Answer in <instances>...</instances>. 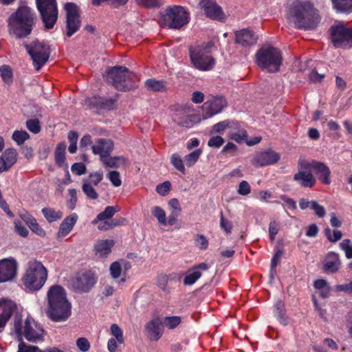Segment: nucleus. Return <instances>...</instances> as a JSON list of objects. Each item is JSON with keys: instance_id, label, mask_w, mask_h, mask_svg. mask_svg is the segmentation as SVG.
I'll return each mask as SVG.
<instances>
[{"instance_id": "1", "label": "nucleus", "mask_w": 352, "mask_h": 352, "mask_svg": "<svg viewBox=\"0 0 352 352\" xmlns=\"http://www.w3.org/2000/svg\"><path fill=\"white\" fill-rule=\"evenodd\" d=\"M287 19L296 28L303 30H314L320 21L318 10L305 0H296L290 5Z\"/></svg>"}, {"instance_id": "2", "label": "nucleus", "mask_w": 352, "mask_h": 352, "mask_svg": "<svg viewBox=\"0 0 352 352\" xmlns=\"http://www.w3.org/2000/svg\"><path fill=\"white\" fill-rule=\"evenodd\" d=\"M47 316L54 322L66 320L71 314V304L65 290L60 285L52 286L47 292Z\"/></svg>"}, {"instance_id": "3", "label": "nucleus", "mask_w": 352, "mask_h": 352, "mask_svg": "<svg viewBox=\"0 0 352 352\" xmlns=\"http://www.w3.org/2000/svg\"><path fill=\"white\" fill-rule=\"evenodd\" d=\"M34 11L28 6H20L8 19V32L16 38H22L30 35L35 23Z\"/></svg>"}, {"instance_id": "4", "label": "nucleus", "mask_w": 352, "mask_h": 352, "mask_svg": "<svg viewBox=\"0 0 352 352\" xmlns=\"http://www.w3.org/2000/svg\"><path fill=\"white\" fill-rule=\"evenodd\" d=\"M47 276L48 272L43 264L36 259H31L27 263L21 280L26 289L35 292L43 287Z\"/></svg>"}, {"instance_id": "5", "label": "nucleus", "mask_w": 352, "mask_h": 352, "mask_svg": "<svg viewBox=\"0 0 352 352\" xmlns=\"http://www.w3.org/2000/svg\"><path fill=\"white\" fill-rule=\"evenodd\" d=\"M104 77L107 83L118 91H128L137 86L135 75L123 66L108 68Z\"/></svg>"}, {"instance_id": "6", "label": "nucleus", "mask_w": 352, "mask_h": 352, "mask_svg": "<svg viewBox=\"0 0 352 352\" xmlns=\"http://www.w3.org/2000/svg\"><path fill=\"white\" fill-rule=\"evenodd\" d=\"M14 330L18 337L21 339L23 336L30 342H37L43 340V329L31 318H27L24 322L20 314H16L14 317Z\"/></svg>"}, {"instance_id": "7", "label": "nucleus", "mask_w": 352, "mask_h": 352, "mask_svg": "<svg viewBox=\"0 0 352 352\" xmlns=\"http://www.w3.org/2000/svg\"><path fill=\"white\" fill-rule=\"evenodd\" d=\"M255 62L263 70L276 72L279 71L283 62L282 54L278 48L263 47L256 53Z\"/></svg>"}, {"instance_id": "8", "label": "nucleus", "mask_w": 352, "mask_h": 352, "mask_svg": "<svg viewBox=\"0 0 352 352\" xmlns=\"http://www.w3.org/2000/svg\"><path fill=\"white\" fill-rule=\"evenodd\" d=\"M210 44L190 46L189 55L194 67L201 71H208L213 68L215 64L214 58L209 55Z\"/></svg>"}, {"instance_id": "9", "label": "nucleus", "mask_w": 352, "mask_h": 352, "mask_svg": "<svg viewBox=\"0 0 352 352\" xmlns=\"http://www.w3.org/2000/svg\"><path fill=\"white\" fill-rule=\"evenodd\" d=\"M188 23V13L183 7L179 6L166 8L160 20L161 25L169 29L179 30Z\"/></svg>"}, {"instance_id": "10", "label": "nucleus", "mask_w": 352, "mask_h": 352, "mask_svg": "<svg viewBox=\"0 0 352 352\" xmlns=\"http://www.w3.org/2000/svg\"><path fill=\"white\" fill-rule=\"evenodd\" d=\"M24 47L32 59L35 69L40 70L49 60L50 55L49 45L43 42L34 41L30 44L25 43Z\"/></svg>"}, {"instance_id": "11", "label": "nucleus", "mask_w": 352, "mask_h": 352, "mask_svg": "<svg viewBox=\"0 0 352 352\" xmlns=\"http://www.w3.org/2000/svg\"><path fill=\"white\" fill-rule=\"evenodd\" d=\"M36 7L46 29H52L58 19L56 0H36Z\"/></svg>"}, {"instance_id": "12", "label": "nucleus", "mask_w": 352, "mask_h": 352, "mask_svg": "<svg viewBox=\"0 0 352 352\" xmlns=\"http://www.w3.org/2000/svg\"><path fill=\"white\" fill-rule=\"evenodd\" d=\"M331 39L336 47L350 48L352 47V29L346 28L339 23L330 28Z\"/></svg>"}, {"instance_id": "13", "label": "nucleus", "mask_w": 352, "mask_h": 352, "mask_svg": "<svg viewBox=\"0 0 352 352\" xmlns=\"http://www.w3.org/2000/svg\"><path fill=\"white\" fill-rule=\"evenodd\" d=\"M98 276L91 270H86L76 274L72 280V286L76 292L87 293L96 284Z\"/></svg>"}, {"instance_id": "14", "label": "nucleus", "mask_w": 352, "mask_h": 352, "mask_svg": "<svg viewBox=\"0 0 352 352\" xmlns=\"http://www.w3.org/2000/svg\"><path fill=\"white\" fill-rule=\"evenodd\" d=\"M65 9L66 11V35L70 37L79 30L81 21L78 7L75 3H67L65 5Z\"/></svg>"}, {"instance_id": "15", "label": "nucleus", "mask_w": 352, "mask_h": 352, "mask_svg": "<svg viewBox=\"0 0 352 352\" xmlns=\"http://www.w3.org/2000/svg\"><path fill=\"white\" fill-rule=\"evenodd\" d=\"M298 166V171L294 175L293 179L302 187H313L316 183V179L311 172L309 162L300 160Z\"/></svg>"}, {"instance_id": "16", "label": "nucleus", "mask_w": 352, "mask_h": 352, "mask_svg": "<svg viewBox=\"0 0 352 352\" xmlns=\"http://www.w3.org/2000/svg\"><path fill=\"white\" fill-rule=\"evenodd\" d=\"M16 304L8 299H0V332L4 329L8 321L10 319L11 316L14 314H17Z\"/></svg>"}, {"instance_id": "17", "label": "nucleus", "mask_w": 352, "mask_h": 352, "mask_svg": "<svg viewBox=\"0 0 352 352\" xmlns=\"http://www.w3.org/2000/svg\"><path fill=\"white\" fill-rule=\"evenodd\" d=\"M199 6L204 9L207 17L217 21H222L224 19V12L215 1L200 0Z\"/></svg>"}, {"instance_id": "18", "label": "nucleus", "mask_w": 352, "mask_h": 352, "mask_svg": "<svg viewBox=\"0 0 352 352\" xmlns=\"http://www.w3.org/2000/svg\"><path fill=\"white\" fill-rule=\"evenodd\" d=\"M226 105L227 102L224 97H214L212 100H208L204 104V118H208L214 114L220 113Z\"/></svg>"}, {"instance_id": "19", "label": "nucleus", "mask_w": 352, "mask_h": 352, "mask_svg": "<svg viewBox=\"0 0 352 352\" xmlns=\"http://www.w3.org/2000/svg\"><path fill=\"white\" fill-rule=\"evenodd\" d=\"M280 160V155L272 149L257 153L252 159L255 166H265L276 163Z\"/></svg>"}, {"instance_id": "20", "label": "nucleus", "mask_w": 352, "mask_h": 352, "mask_svg": "<svg viewBox=\"0 0 352 352\" xmlns=\"http://www.w3.org/2000/svg\"><path fill=\"white\" fill-rule=\"evenodd\" d=\"M17 263L14 259L4 258L0 261V283L11 280L16 275Z\"/></svg>"}, {"instance_id": "21", "label": "nucleus", "mask_w": 352, "mask_h": 352, "mask_svg": "<svg viewBox=\"0 0 352 352\" xmlns=\"http://www.w3.org/2000/svg\"><path fill=\"white\" fill-rule=\"evenodd\" d=\"M117 98L102 99L94 97L85 100V105L91 109H96L97 111H109L115 108Z\"/></svg>"}, {"instance_id": "22", "label": "nucleus", "mask_w": 352, "mask_h": 352, "mask_svg": "<svg viewBox=\"0 0 352 352\" xmlns=\"http://www.w3.org/2000/svg\"><path fill=\"white\" fill-rule=\"evenodd\" d=\"M210 266L206 263H201L190 268L184 278V285H193L202 275L203 272H206Z\"/></svg>"}, {"instance_id": "23", "label": "nucleus", "mask_w": 352, "mask_h": 352, "mask_svg": "<svg viewBox=\"0 0 352 352\" xmlns=\"http://www.w3.org/2000/svg\"><path fill=\"white\" fill-rule=\"evenodd\" d=\"M311 170H314L318 179L324 184L329 185L331 183V170L329 168L322 162L312 161L309 162Z\"/></svg>"}, {"instance_id": "24", "label": "nucleus", "mask_w": 352, "mask_h": 352, "mask_svg": "<svg viewBox=\"0 0 352 352\" xmlns=\"http://www.w3.org/2000/svg\"><path fill=\"white\" fill-rule=\"evenodd\" d=\"M113 142L110 139L99 138L96 144L91 146L92 152L100 155V160L109 155L113 149Z\"/></svg>"}, {"instance_id": "25", "label": "nucleus", "mask_w": 352, "mask_h": 352, "mask_svg": "<svg viewBox=\"0 0 352 352\" xmlns=\"http://www.w3.org/2000/svg\"><path fill=\"white\" fill-rule=\"evenodd\" d=\"M257 39V36L249 29H243L235 32V43L243 47L254 45Z\"/></svg>"}, {"instance_id": "26", "label": "nucleus", "mask_w": 352, "mask_h": 352, "mask_svg": "<svg viewBox=\"0 0 352 352\" xmlns=\"http://www.w3.org/2000/svg\"><path fill=\"white\" fill-rule=\"evenodd\" d=\"M78 219V215L76 213L67 217L59 226L56 235V239L60 240L63 237L67 235L73 229Z\"/></svg>"}, {"instance_id": "27", "label": "nucleus", "mask_w": 352, "mask_h": 352, "mask_svg": "<svg viewBox=\"0 0 352 352\" xmlns=\"http://www.w3.org/2000/svg\"><path fill=\"white\" fill-rule=\"evenodd\" d=\"M161 324L162 322L158 318L153 319L146 324L147 336L151 340L157 341L162 337Z\"/></svg>"}, {"instance_id": "28", "label": "nucleus", "mask_w": 352, "mask_h": 352, "mask_svg": "<svg viewBox=\"0 0 352 352\" xmlns=\"http://www.w3.org/2000/svg\"><path fill=\"white\" fill-rule=\"evenodd\" d=\"M341 263L339 258V255L333 252H329L326 262L324 264V270L326 272L336 273L340 269Z\"/></svg>"}, {"instance_id": "29", "label": "nucleus", "mask_w": 352, "mask_h": 352, "mask_svg": "<svg viewBox=\"0 0 352 352\" xmlns=\"http://www.w3.org/2000/svg\"><path fill=\"white\" fill-rule=\"evenodd\" d=\"M113 245L114 241L113 240H100L96 243L94 249L96 254H99L100 256H106L111 252Z\"/></svg>"}, {"instance_id": "30", "label": "nucleus", "mask_w": 352, "mask_h": 352, "mask_svg": "<svg viewBox=\"0 0 352 352\" xmlns=\"http://www.w3.org/2000/svg\"><path fill=\"white\" fill-rule=\"evenodd\" d=\"M177 124L182 127L190 128L197 122V117L194 114L184 115L183 112H178L176 115Z\"/></svg>"}, {"instance_id": "31", "label": "nucleus", "mask_w": 352, "mask_h": 352, "mask_svg": "<svg viewBox=\"0 0 352 352\" xmlns=\"http://www.w3.org/2000/svg\"><path fill=\"white\" fill-rule=\"evenodd\" d=\"M177 280L178 276L176 273L160 274L157 276V285L163 291H166L168 282H176Z\"/></svg>"}, {"instance_id": "32", "label": "nucleus", "mask_w": 352, "mask_h": 352, "mask_svg": "<svg viewBox=\"0 0 352 352\" xmlns=\"http://www.w3.org/2000/svg\"><path fill=\"white\" fill-rule=\"evenodd\" d=\"M23 220L28 225L30 230L40 236H45V231L40 227L36 220L30 215H23Z\"/></svg>"}, {"instance_id": "33", "label": "nucleus", "mask_w": 352, "mask_h": 352, "mask_svg": "<svg viewBox=\"0 0 352 352\" xmlns=\"http://www.w3.org/2000/svg\"><path fill=\"white\" fill-rule=\"evenodd\" d=\"M66 147V143L65 142H62L57 144L55 149V162L60 167L63 166L65 164Z\"/></svg>"}, {"instance_id": "34", "label": "nucleus", "mask_w": 352, "mask_h": 352, "mask_svg": "<svg viewBox=\"0 0 352 352\" xmlns=\"http://www.w3.org/2000/svg\"><path fill=\"white\" fill-rule=\"evenodd\" d=\"M2 156L6 161V164L10 169L16 162L18 157V153L16 149L9 148L5 150L2 153Z\"/></svg>"}, {"instance_id": "35", "label": "nucleus", "mask_w": 352, "mask_h": 352, "mask_svg": "<svg viewBox=\"0 0 352 352\" xmlns=\"http://www.w3.org/2000/svg\"><path fill=\"white\" fill-rule=\"evenodd\" d=\"M118 211V210H117L114 206H107L103 212L97 215L96 218L92 221V223L96 224L98 221L109 219Z\"/></svg>"}, {"instance_id": "36", "label": "nucleus", "mask_w": 352, "mask_h": 352, "mask_svg": "<svg viewBox=\"0 0 352 352\" xmlns=\"http://www.w3.org/2000/svg\"><path fill=\"white\" fill-rule=\"evenodd\" d=\"M332 3L337 10L352 12V0H332Z\"/></svg>"}, {"instance_id": "37", "label": "nucleus", "mask_w": 352, "mask_h": 352, "mask_svg": "<svg viewBox=\"0 0 352 352\" xmlns=\"http://www.w3.org/2000/svg\"><path fill=\"white\" fill-rule=\"evenodd\" d=\"M18 352H63L57 348H51L45 351L40 350L37 346H28L25 342H21L19 344Z\"/></svg>"}, {"instance_id": "38", "label": "nucleus", "mask_w": 352, "mask_h": 352, "mask_svg": "<svg viewBox=\"0 0 352 352\" xmlns=\"http://www.w3.org/2000/svg\"><path fill=\"white\" fill-rule=\"evenodd\" d=\"M145 85L148 89L153 91H161L166 89V83L162 80L148 79L145 82Z\"/></svg>"}, {"instance_id": "39", "label": "nucleus", "mask_w": 352, "mask_h": 352, "mask_svg": "<svg viewBox=\"0 0 352 352\" xmlns=\"http://www.w3.org/2000/svg\"><path fill=\"white\" fill-rule=\"evenodd\" d=\"M124 160V159L123 157H111L110 155L104 156L103 158L100 159V161L103 164L109 168H118L119 166V162Z\"/></svg>"}, {"instance_id": "40", "label": "nucleus", "mask_w": 352, "mask_h": 352, "mask_svg": "<svg viewBox=\"0 0 352 352\" xmlns=\"http://www.w3.org/2000/svg\"><path fill=\"white\" fill-rule=\"evenodd\" d=\"M152 214L157 219L158 223L162 226L167 225L166 212L160 206H154L151 208Z\"/></svg>"}, {"instance_id": "41", "label": "nucleus", "mask_w": 352, "mask_h": 352, "mask_svg": "<svg viewBox=\"0 0 352 352\" xmlns=\"http://www.w3.org/2000/svg\"><path fill=\"white\" fill-rule=\"evenodd\" d=\"M42 213L49 222H53L62 218L63 213L60 211L56 212L51 208H44L42 209Z\"/></svg>"}, {"instance_id": "42", "label": "nucleus", "mask_w": 352, "mask_h": 352, "mask_svg": "<svg viewBox=\"0 0 352 352\" xmlns=\"http://www.w3.org/2000/svg\"><path fill=\"white\" fill-rule=\"evenodd\" d=\"M324 234L327 239L331 243H336L342 237V232L340 230H335L332 231L329 228H325Z\"/></svg>"}, {"instance_id": "43", "label": "nucleus", "mask_w": 352, "mask_h": 352, "mask_svg": "<svg viewBox=\"0 0 352 352\" xmlns=\"http://www.w3.org/2000/svg\"><path fill=\"white\" fill-rule=\"evenodd\" d=\"M12 138L18 145H21L30 138V135L25 131L16 130L12 133Z\"/></svg>"}, {"instance_id": "44", "label": "nucleus", "mask_w": 352, "mask_h": 352, "mask_svg": "<svg viewBox=\"0 0 352 352\" xmlns=\"http://www.w3.org/2000/svg\"><path fill=\"white\" fill-rule=\"evenodd\" d=\"M82 190L89 199L96 200L98 198V194L94 188V186L89 185L88 183L83 182Z\"/></svg>"}, {"instance_id": "45", "label": "nucleus", "mask_w": 352, "mask_h": 352, "mask_svg": "<svg viewBox=\"0 0 352 352\" xmlns=\"http://www.w3.org/2000/svg\"><path fill=\"white\" fill-rule=\"evenodd\" d=\"M171 164L174 166V167L178 170L179 171L182 172L183 174H185L186 169L183 164V161L181 158V157L177 154L175 153L172 155L170 158Z\"/></svg>"}, {"instance_id": "46", "label": "nucleus", "mask_w": 352, "mask_h": 352, "mask_svg": "<svg viewBox=\"0 0 352 352\" xmlns=\"http://www.w3.org/2000/svg\"><path fill=\"white\" fill-rule=\"evenodd\" d=\"M103 179V174L100 172L92 173L89 175L87 179L84 180V183H88L91 186H97Z\"/></svg>"}, {"instance_id": "47", "label": "nucleus", "mask_w": 352, "mask_h": 352, "mask_svg": "<svg viewBox=\"0 0 352 352\" xmlns=\"http://www.w3.org/2000/svg\"><path fill=\"white\" fill-rule=\"evenodd\" d=\"M201 151L200 149H197L190 154L185 156V161L188 166H192L198 160Z\"/></svg>"}, {"instance_id": "48", "label": "nucleus", "mask_w": 352, "mask_h": 352, "mask_svg": "<svg viewBox=\"0 0 352 352\" xmlns=\"http://www.w3.org/2000/svg\"><path fill=\"white\" fill-rule=\"evenodd\" d=\"M26 127L32 133L36 134L41 131L40 122L38 119H30L26 121Z\"/></svg>"}, {"instance_id": "49", "label": "nucleus", "mask_w": 352, "mask_h": 352, "mask_svg": "<svg viewBox=\"0 0 352 352\" xmlns=\"http://www.w3.org/2000/svg\"><path fill=\"white\" fill-rule=\"evenodd\" d=\"M111 333L116 338L118 343H124L123 332L117 324H113L111 326Z\"/></svg>"}, {"instance_id": "50", "label": "nucleus", "mask_w": 352, "mask_h": 352, "mask_svg": "<svg viewBox=\"0 0 352 352\" xmlns=\"http://www.w3.org/2000/svg\"><path fill=\"white\" fill-rule=\"evenodd\" d=\"M107 178L111 182L112 185L115 187H118L122 184L120 174L118 171H109V173L107 174Z\"/></svg>"}, {"instance_id": "51", "label": "nucleus", "mask_w": 352, "mask_h": 352, "mask_svg": "<svg viewBox=\"0 0 352 352\" xmlns=\"http://www.w3.org/2000/svg\"><path fill=\"white\" fill-rule=\"evenodd\" d=\"M111 276L113 279H116L119 278L121 275L122 272V267L121 264L119 261H115L112 263L109 267Z\"/></svg>"}, {"instance_id": "52", "label": "nucleus", "mask_w": 352, "mask_h": 352, "mask_svg": "<svg viewBox=\"0 0 352 352\" xmlns=\"http://www.w3.org/2000/svg\"><path fill=\"white\" fill-rule=\"evenodd\" d=\"M340 248L344 252L347 258H352V245H351L350 239H344L340 243Z\"/></svg>"}, {"instance_id": "53", "label": "nucleus", "mask_w": 352, "mask_h": 352, "mask_svg": "<svg viewBox=\"0 0 352 352\" xmlns=\"http://www.w3.org/2000/svg\"><path fill=\"white\" fill-rule=\"evenodd\" d=\"M0 76L4 82H8L12 80V74L10 66L2 65L0 67Z\"/></svg>"}, {"instance_id": "54", "label": "nucleus", "mask_w": 352, "mask_h": 352, "mask_svg": "<svg viewBox=\"0 0 352 352\" xmlns=\"http://www.w3.org/2000/svg\"><path fill=\"white\" fill-rule=\"evenodd\" d=\"M195 243L197 247L200 250H206L208 246V241L207 238L203 234H197L195 239Z\"/></svg>"}, {"instance_id": "55", "label": "nucleus", "mask_w": 352, "mask_h": 352, "mask_svg": "<svg viewBox=\"0 0 352 352\" xmlns=\"http://www.w3.org/2000/svg\"><path fill=\"white\" fill-rule=\"evenodd\" d=\"M283 252L281 250H278L276 253L274 254L273 258L271 261V267H270V273H271V278H273L274 274L276 272L275 268L277 266L278 264V260L283 255Z\"/></svg>"}, {"instance_id": "56", "label": "nucleus", "mask_w": 352, "mask_h": 352, "mask_svg": "<svg viewBox=\"0 0 352 352\" xmlns=\"http://www.w3.org/2000/svg\"><path fill=\"white\" fill-rule=\"evenodd\" d=\"M164 323L169 329H173L181 323V318L179 316L166 317Z\"/></svg>"}, {"instance_id": "57", "label": "nucleus", "mask_w": 352, "mask_h": 352, "mask_svg": "<svg viewBox=\"0 0 352 352\" xmlns=\"http://www.w3.org/2000/svg\"><path fill=\"white\" fill-rule=\"evenodd\" d=\"M220 227L226 234H230L233 227L232 222L225 219L222 212H221Z\"/></svg>"}, {"instance_id": "58", "label": "nucleus", "mask_w": 352, "mask_h": 352, "mask_svg": "<svg viewBox=\"0 0 352 352\" xmlns=\"http://www.w3.org/2000/svg\"><path fill=\"white\" fill-rule=\"evenodd\" d=\"M311 210L314 211L316 216L320 218L324 217L326 214L324 208L320 205L316 201H311Z\"/></svg>"}, {"instance_id": "59", "label": "nucleus", "mask_w": 352, "mask_h": 352, "mask_svg": "<svg viewBox=\"0 0 352 352\" xmlns=\"http://www.w3.org/2000/svg\"><path fill=\"white\" fill-rule=\"evenodd\" d=\"M138 3L146 8L160 7L164 4L163 0H138Z\"/></svg>"}, {"instance_id": "60", "label": "nucleus", "mask_w": 352, "mask_h": 352, "mask_svg": "<svg viewBox=\"0 0 352 352\" xmlns=\"http://www.w3.org/2000/svg\"><path fill=\"white\" fill-rule=\"evenodd\" d=\"M251 192V188L250 184L246 181H242L239 185L237 192L240 195L245 196L250 194Z\"/></svg>"}, {"instance_id": "61", "label": "nucleus", "mask_w": 352, "mask_h": 352, "mask_svg": "<svg viewBox=\"0 0 352 352\" xmlns=\"http://www.w3.org/2000/svg\"><path fill=\"white\" fill-rule=\"evenodd\" d=\"M76 345L82 352H87L90 348V343L85 338H79L76 340Z\"/></svg>"}, {"instance_id": "62", "label": "nucleus", "mask_w": 352, "mask_h": 352, "mask_svg": "<svg viewBox=\"0 0 352 352\" xmlns=\"http://www.w3.org/2000/svg\"><path fill=\"white\" fill-rule=\"evenodd\" d=\"M170 182L168 181L164 182L162 184H158L156 186V191L160 195L164 196L170 189Z\"/></svg>"}, {"instance_id": "63", "label": "nucleus", "mask_w": 352, "mask_h": 352, "mask_svg": "<svg viewBox=\"0 0 352 352\" xmlns=\"http://www.w3.org/2000/svg\"><path fill=\"white\" fill-rule=\"evenodd\" d=\"M248 137L247 132L245 130H241L230 135V138L235 140L238 143H241Z\"/></svg>"}, {"instance_id": "64", "label": "nucleus", "mask_w": 352, "mask_h": 352, "mask_svg": "<svg viewBox=\"0 0 352 352\" xmlns=\"http://www.w3.org/2000/svg\"><path fill=\"white\" fill-rule=\"evenodd\" d=\"M72 171L77 175H82L86 173V166L83 163H74L71 168Z\"/></svg>"}]
</instances>
